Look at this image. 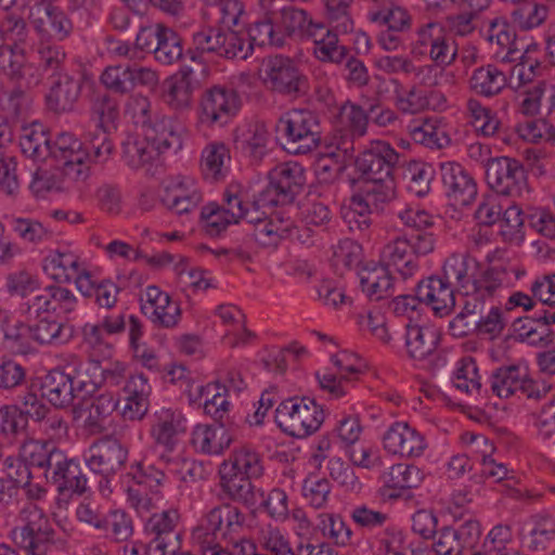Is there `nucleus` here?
Instances as JSON below:
<instances>
[{
	"mask_svg": "<svg viewBox=\"0 0 555 555\" xmlns=\"http://www.w3.org/2000/svg\"><path fill=\"white\" fill-rule=\"evenodd\" d=\"M477 261L467 254H452L442 267V275L450 287L457 288L462 297H495L513 279H519L515 267L495 264L475 276ZM524 272H521L522 274Z\"/></svg>",
	"mask_w": 555,
	"mask_h": 555,
	"instance_id": "obj_1",
	"label": "nucleus"
},
{
	"mask_svg": "<svg viewBox=\"0 0 555 555\" xmlns=\"http://www.w3.org/2000/svg\"><path fill=\"white\" fill-rule=\"evenodd\" d=\"M276 131L283 149L294 155H306L321 143V121L317 113L307 108H293L278 120Z\"/></svg>",
	"mask_w": 555,
	"mask_h": 555,
	"instance_id": "obj_2",
	"label": "nucleus"
},
{
	"mask_svg": "<svg viewBox=\"0 0 555 555\" xmlns=\"http://www.w3.org/2000/svg\"><path fill=\"white\" fill-rule=\"evenodd\" d=\"M435 245L434 234H403L384 246L380 260L389 270L398 272L403 280H406L418 271V258L433 253Z\"/></svg>",
	"mask_w": 555,
	"mask_h": 555,
	"instance_id": "obj_3",
	"label": "nucleus"
},
{
	"mask_svg": "<svg viewBox=\"0 0 555 555\" xmlns=\"http://www.w3.org/2000/svg\"><path fill=\"white\" fill-rule=\"evenodd\" d=\"M323 408L309 397H293L282 401L275 410V422L284 433L305 438L315 433L324 422Z\"/></svg>",
	"mask_w": 555,
	"mask_h": 555,
	"instance_id": "obj_4",
	"label": "nucleus"
},
{
	"mask_svg": "<svg viewBox=\"0 0 555 555\" xmlns=\"http://www.w3.org/2000/svg\"><path fill=\"white\" fill-rule=\"evenodd\" d=\"M486 181L496 194L520 197L528 192V176L521 160L509 156L489 158L486 163Z\"/></svg>",
	"mask_w": 555,
	"mask_h": 555,
	"instance_id": "obj_5",
	"label": "nucleus"
},
{
	"mask_svg": "<svg viewBox=\"0 0 555 555\" xmlns=\"http://www.w3.org/2000/svg\"><path fill=\"white\" fill-rule=\"evenodd\" d=\"M263 81L274 92L293 99L305 95L309 89L307 76L289 57L270 56L263 61Z\"/></svg>",
	"mask_w": 555,
	"mask_h": 555,
	"instance_id": "obj_6",
	"label": "nucleus"
},
{
	"mask_svg": "<svg viewBox=\"0 0 555 555\" xmlns=\"http://www.w3.org/2000/svg\"><path fill=\"white\" fill-rule=\"evenodd\" d=\"M128 447L118 438L106 435L94 441L82 454L90 472L99 476L114 477L125 468Z\"/></svg>",
	"mask_w": 555,
	"mask_h": 555,
	"instance_id": "obj_7",
	"label": "nucleus"
},
{
	"mask_svg": "<svg viewBox=\"0 0 555 555\" xmlns=\"http://www.w3.org/2000/svg\"><path fill=\"white\" fill-rule=\"evenodd\" d=\"M395 198L393 179L373 178L367 179L361 185L360 190L350 198V207L354 214L362 218L360 224L363 228H370L371 215L384 209L385 204Z\"/></svg>",
	"mask_w": 555,
	"mask_h": 555,
	"instance_id": "obj_8",
	"label": "nucleus"
},
{
	"mask_svg": "<svg viewBox=\"0 0 555 555\" xmlns=\"http://www.w3.org/2000/svg\"><path fill=\"white\" fill-rule=\"evenodd\" d=\"M245 517L238 507L231 504H221L211 508L194 529L193 538L198 543L211 544L217 540L218 533L228 538L238 532L244 525Z\"/></svg>",
	"mask_w": 555,
	"mask_h": 555,
	"instance_id": "obj_9",
	"label": "nucleus"
},
{
	"mask_svg": "<svg viewBox=\"0 0 555 555\" xmlns=\"http://www.w3.org/2000/svg\"><path fill=\"white\" fill-rule=\"evenodd\" d=\"M13 539L27 553H46L54 546L56 532L48 516L34 507L28 512L26 524L13 530Z\"/></svg>",
	"mask_w": 555,
	"mask_h": 555,
	"instance_id": "obj_10",
	"label": "nucleus"
},
{
	"mask_svg": "<svg viewBox=\"0 0 555 555\" xmlns=\"http://www.w3.org/2000/svg\"><path fill=\"white\" fill-rule=\"evenodd\" d=\"M305 184V168L296 162H286L269 172V184L264 190L273 196L275 203L286 205L294 202Z\"/></svg>",
	"mask_w": 555,
	"mask_h": 555,
	"instance_id": "obj_11",
	"label": "nucleus"
},
{
	"mask_svg": "<svg viewBox=\"0 0 555 555\" xmlns=\"http://www.w3.org/2000/svg\"><path fill=\"white\" fill-rule=\"evenodd\" d=\"M29 21L36 33L42 39H67L74 29L66 13L47 1L36 3L29 9Z\"/></svg>",
	"mask_w": 555,
	"mask_h": 555,
	"instance_id": "obj_12",
	"label": "nucleus"
},
{
	"mask_svg": "<svg viewBox=\"0 0 555 555\" xmlns=\"http://www.w3.org/2000/svg\"><path fill=\"white\" fill-rule=\"evenodd\" d=\"M398 162V152L388 142L376 140L357 157L356 168L369 179H392L391 173Z\"/></svg>",
	"mask_w": 555,
	"mask_h": 555,
	"instance_id": "obj_13",
	"label": "nucleus"
},
{
	"mask_svg": "<svg viewBox=\"0 0 555 555\" xmlns=\"http://www.w3.org/2000/svg\"><path fill=\"white\" fill-rule=\"evenodd\" d=\"M20 455L33 468L38 469L49 483L67 457L52 441L35 439L23 443Z\"/></svg>",
	"mask_w": 555,
	"mask_h": 555,
	"instance_id": "obj_14",
	"label": "nucleus"
},
{
	"mask_svg": "<svg viewBox=\"0 0 555 555\" xmlns=\"http://www.w3.org/2000/svg\"><path fill=\"white\" fill-rule=\"evenodd\" d=\"M25 306L29 319L52 312L69 315L76 312L78 299L72 291L63 286L49 285L30 298Z\"/></svg>",
	"mask_w": 555,
	"mask_h": 555,
	"instance_id": "obj_15",
	"label": "nucleus"
},
{
	"mask_svg": "<svg viewBox=\"0 0 555 555\" xmlns=\"http://www.w3.org/2000/svg\"><path fill=\"white\" fill-rule=\"evenodd\" d=\"M420 54L428 52L436 66L446 67L452 64L457 55L455 41L437 23H429L417 33L416 41Z\"/></svg>",
	"mask_w": 555,
	"mask_h": 555,
	"instance_id": "obj_16",
	"label": "nucleus"
},
{
	"mask_svg": "<svg viewBox=\"0 0 555 555\" xmlns=\"http://www.w3.org/2000/svg\"><path fill=\"white\" fill-rule=\"evenodd\" d=\"M201 107L202 122L222 126L237 112L240 99L233 89L216 86L204 93Z\"/></svg>",
	"mask_w": 555,
	"mask_h": 555,
	"instance_id": "obj_17",
	"label": "nucleus"
},
{
	"mask_svg": "<svg viewBox=\"0 0 555 555\" xmlns=\"http://www.w3.org/2000/svg\"><path fill=\"white\" fill-rule=\"evenodd\" d=\"M440 175L446 194L454 206H467L477 195V185L470 173L460 164H440Z\"/></svg>",
	"mask_w": 555,
	"mask_h": 555,
	"instance_id": "obj_18",
	"label": "nucleus"
},
{
	"mask_svg": "<svg viewBox=\"0 0 555 555\" xmlns=\"http://www.w3.org/2000/svg\"><path fill=\"white\" fill-rule=\"evenodd\" d=\"M385 450L402 457H420L427 448L425 437L405 422L393 423L384 434Z\"/></svg>",
	"mask_w": 555,
	"mask_h": 555,
	"instance_id": "obj_19",
	"label": "nucleus"
},
{
	"mask_svg": "<svg viewBox=\"0 0 555 555\" xmlns=\"http://www.w3.org/2000/svg\"><path fill=\"white\" fill-rule=\"evenodd\" d=\"M183 127L171 117H157L143 128V135L153 145L157 157L166 152L177 153L182 149Z\"/></svg>",
	"mask_w": 555,
	"mask_h": 555,
	"instance_id": "obj_20",
	"label": "nucleus"
},
{
	"mask_svg": "<svg viewBox=\"0 0 555 555\" xmlns=\"http://www.w3.org/2000/svg\"><path fill=\"white\" fill-rule=\"evenodd\" d=\"M186 431V418L179 411L162 409L154 415L151 435L156 444L172 452Z\"/></svg>",
	"mask_w": 555,
	"mask_h": 555,
	"instance_id": "obj_21",
	"label": "nucleus"
},
{
	"mask_svg": "<svg viewBox=\"0 0 555 555\" xmlns=\"http://www.w3.org/2000/svg\"><path fill=\"white\" fill-rule=\"evenodd\" d=\"M415 291L418 300L429 306L439 317L449 314L455 306L454 289L440 275H430L420 281Z\"/></svg>",
	"mask_w": 555,
	"mask_h": 555,
	"instance_id": "obj_22",
	"label": "nucleus"
},
{
	"mask_svg": "<svg viewBox=\"0 0 555 555\" xmlns=\"http://www.w3.org/2000/svg\"><path fill=\"white\" fill-rule=\"evenodd\" d=\"M81 93V82L72 75L49 80L46 94L47 107L56 114L72 112Z\"/></svg>",
	"mask_w": 555,
	"mask_h": 555,
	"instance_id": "obj_23",
	"label": "nucleus"
},
{
	"mask_svg": "<svg viewBox=\"0 0 555 555\" xmlns=\"http://www.w3.org/2000/svg\"><path fill=\"white\" fill-rule=\"evenodd\" d=\"M362 292L371 300H380L393 294L392 276L385 263L369 261L358 271Z\"/></svg>",
	"mask_w": 555,
	"mask_h": 555,
	"instance_id": "obj_24",
	"label": "nucleus"
},
{
	"mask_svg": "<svg viewBox=\"0 0 555 555\" xmlns=\"http://www.w3.org/2000/svg\"><path fill=\"white\" fill-rule=\"evenodd\" d=\"M273 21L291 37H297L301 40L315 37V31L323 24L313 21L305 10L292 5L281 9H273Z\"/></svg>",
	"mask_w": 555,
	"mask_h": 555,
	"instance_id": "obj_25",
	"label": "nucleus"
},
{
	"mask_svg": "<svg viewBox=\"0 0 555 555\" xmlns=\"http://www.w3.org/2000/svg\"><path fill=\"white\" fill-rule=\"evenodd\" d=\"M197 86L198 81L193 69L182 66L175 76L166 81L164 101L173 109H184L190 106L193 91Z\"/></svg>",
	"mask_w": 555,
	"mask_h": 555,
	"instance_id": "obj_26",
	"label": "nucleus"
},
{
	"mask_svg": "<svg viewBox=\"0 0 555 555\" xmlns=\"http://www.w3.org/2000/svg\"><path fill=\"white\" fill-rule=\"evenodd\" d=\"M41 391L42 397L55 408L68 406L77 397L66 365L62 370H51L46 375Z\"/></svg>",
	"mask_w": 555,
	"mask_h": 555,
	"instance_id": "obj_27",
	"label": "nucleus"
},
{
	"mask_svg": "<svg viewBox=\"0 0 555 555\" xmlns=\"http://www.w3.org/2000/svg\"><path fill=\"white\" fill-rule=\"evenodd\" d=\"M238 427L217 425L197 426L193 434V443L203 453L219 454L235 438Z\"/></svg>",
	"mask_w": 555,
	"mask_h": 555,
	"instance_id": "obj_28",
	"label": "nucleus"
},
{
	"mask_svg": "<svg viewBox=\"0 0 555 555\" xmlns=\"http://www.w3.org/2000/svg\"><path fill=\"white\" fill-rule=\"evenodd\" d=\"M56 488L61 495H83L89 491L88 478L80 467V463L75 457H66L60 472L50 481Z\"/></svg>",
	"mask_w": 555,
	"mask_h": 555,
	"instance_id": "obj_29",
	"label": "nucleus"
},
{
	"mask_svg": "<svg viewBox=\"0 0 555 555\" xmlns=\"http://www.w3.org/2000/svg\"><path fill=\"white\" fill-rule=\"evenodd\" d=\"M297 233V228L289 219L271 218L254 227L253 233L247 234L248 242H255L261 247H275L279 243Z\"/></svg>",
	"mask_w": 555,
	"mask_h": 555,
	"instance_id": "obj_30",
	"label": "nucleus"
},
{
	"mask_svg": "<svg viewBox=\"0 0 555 555\" xmlns=\"http://www.w3.org/2000/svg\"><path fill=\"white\" fill-rule=\"evenodd\" d=\"M310 40L313 43L312 53L320 62L340 65L347 57L349 49L341 44L337 34L326 28L324 24L315 31V37H311Z\"/></svg>",
	"mask_w": 555,
	"mask_h": 555,
	"instance_id": "obj_31",
	"label": "nucleus"
},
{
	"mask_svg": "<svg viewBox=\"0 0 555 555\" xmlns=\"http://www.w3.org/2000/svg\"><path fill=\"white\" fill-rule=\"evenodd\" d=\"M519 112L526 116H535L545 108L550 114L555 108V87L539 81L535 86L519 92Z\"/></svg>",
	"mask_w": 555,
	"mask_h": 555,
	"instance_id": "obj_32",
	"label": "nucleus"
},
{
	"mask_svg": "<svg viewBox=\"0 0 555 555\" xmlns=\"http://www.w3.org/2000/svg\"><path fill=\"white\" fill-rule=\"evenodd\" d=\"M37 322L29 325V335L40 345H63L73 337V327L40 314Z\"/></svg>",
	"mask_w": 555,
	"mask_h": 555,
	"instance_id": "obj_33",
	"label": "nucleus"
},
{
	"mask_svg": "<svg viewBox=\"0 0 555 555\" xmlns=\"http://www.w3.org/2000/svg\"><path fill=\"white\" fill-rule=\"evenodd\" d=\"M66 369L69 371L77 397H93L100 389L98 378L100 362L93 361L85 364L80 359L74 358L72 362L66 364Z\"/></svg>",
	"mask_w": 555,
	"mask_h": 555,
	"instance_id": "obj_34",
	"label": "nucleus"
},
{
	"mask_svg": "<svg viewBox=\"0 0 555 555\" xmlns=\"http://www.w3.org/2000/svg\"><path fill=\"white\" fill-rule=\"evenodd\" d=\"M493 297H463L462 310L450 322L449 330L454 337H465L477 332L476 318L482 313L487 300Z\"/></svg>",
	"mask_w": 555,
	"mask_h": 555,
	"instance_id": "obj_35",
	"label": "nucleus"
},
{
	"mask_svg": "<svg viewBox=\"0 0 555 555\" xmlns=\"http://www.w3.org/2000/svg\"><path fill=\"white\" fill-rule=\"evenodd\" d=\"M153 54L155 60L164 65H171L183 57H189L193 62L198 59V54L193 50H188L184 53L181 37L172 28L165 25Z\"/></svg>",
	"mask_w": 555,
	"mask_h": 555,
	"instance_id": "obj_36",
	"label": "nucleus"
},
{
	"mask_svg": "<svg viewBox=\"0 0 555 555\" xmlns=\"http://www.w3.org/2000/svg\"><path fill=\"white\" fill-rule=\"evenodd\" d=\"M439 334L433 326L406 325L405 346L411 358L423 360L438 346Z\"/></svg>",
	"mask_w": 555,
	"mask_h": 555,
	"instance_id": "obj_37",
	"label": "nucleus"
},
{
	"mask_svg": "<svg viewBox=\"0 0 555 555\" xmlns=\"http://www.w3.org/2000/svg\"><path fill=\"white\" fill-rule=\"evenodd\" d=\"M470 89L477 94L490 98L499 94L506 86V76L495 65L476 68L469 78Z\"/></svg>",
	"mask_w": 555,
	"mask_h": 555,
	"instance_id": "obj_38",
	"label": "nucleus"
},
{
	"mask_svg": "<svg viewBox=\"0 0 555 555\" xmlns=\"http://www.w3.org/2000/svg\"><path fill=\"white\" fill-rule=\"evenodd\" d=\"M117 408V399L111 391H103L93 397L89 414L85 418L83 427L91 435H98L105 430L104 421Z\"/></svg>",
	"mask_w": 555,
	"mask_h": 555,
	"instance_id": "obj_39",
	"label": "nucleus"
},
{
	"mask_svg": "<svg viewBox=\"0 0 555 555\" xmlns=\"http://www.w3.org/2000/svg\"><path fill=\"white\" fill-rule=\"evenodd\" d=\"M38 69L48 81L62 75H68L67 54L62 46L41 44L38 48Z\"/></svg>",
	"mask_w": 555,
	"mask_h": 555,
	"instance_id": "obj_40",
	"label": "nucleus"
},
{
	"mask_svg": "<svg viewBox=\"0 0 555 555\" xmlns=\"http://www.w3.org/2000/svg\"><path fill=\"white\" fill-rule=\"evenodd\" d=\"M219 473L225 476L235 474L258 478L262 475L260 457L255 451L243 448L235 451L228 461L222 463Z\"/></svg>",
	"mask_w": 555,
	"mask_h": 555,
	"instance_id": "obj_41",
	"label": "nucleus"
},
{
	"mask_svg": "<svg viewBox=\"0 0 555 555\" xmlns=\"http://www.w3.org/2000/svg\"><path fill=\"white\" fill-rule=\"evenodd\" d=\"M20 146L22 153L34 160H43L51 154L50 140L40 124L23 128Z\"/></svg>",
	"mask_w": 555,
	"mask_h": 555,
	"instance_id": "obj_42",
	"label": "nucleus"
},
{
	"mask_svg": "<svg viewBox=\"0 0 555 555\" xmlns=\"http://www.w3.org/2000/svg\"><path fill=\"white\" fill-rule=\"evenodd\" d=\"M230 153L222 142H211L202 152L201 169L207 180L218 181L225 175V163Z\"/></svg>",
	"mask_w": 555,
	"mask_h": 555,
	"instance_id": "obj_43",
	"label": "nucleus"
},
{
	"mask_svg": "<svg viewBox=\"0 0 555 555\" xmlns=\"http://www.w3.org/2000/svg\"><path fill=\"white\" fill-rule=\"evenodd\" d=\"M221 486L224 492L233 500L242 502L247 507H253L257 504V495L263 498V492L256 489L251 483L249 477L242 475H229L220 474Z\"/></svg>",
	"mask_w": 555,
	"mask_h": 555,
	"instance_id": "obj_44",
	"label": "nucleus"
},
{
	"mask_svg": "<svg viewBox=\"0 0 555 555\" xmlns=\"http://www.w3.org/2000/svg\"><path fill=\"white\" fill-rule=\"evenodd\" d=\"M408 129L415 143L431 150H441L451 142L447 132L431 120L413 121L409 125Z\"/></svg>",
	"mask_w": 555,
	"mask_h": 555,
	"instance_id": "obj_45",
	"label": "nucleus"
},
{
	"mask_svg": "<svg viewBox=\"0 0 555 555\" xmlns=\"http://www.w3.org/2000/svg\"><path fill=\"white\" fill-rule=\"evenodd\" d=\"M435 175L436 170L433 165L422 160L409 162L404 173L408 191L417 197L426 196L430 192Z\"/></svg>",
	"mask_w": 555,
	"mask_h": 555,
	"instance_id": "obj_46",
	"label": "nucleus"
},
{
	"mask_svg": "<svg viewBox=\"0 0 555 555\" xmlns=\"http://www.w3.org/2000/svg\"><path fill=\"white\" fill-rule=\"evenodd\" d=\"M524 373L517 365L501 366L490 376V389L499 398H508L519 391Z\"/></svg>",
	"mask_w": 555,
	"mask_h": 555,
	"instance_id": "obj_47",
	"label": "nucleus"
},
{
	"mask_svg": "<svg viewBox=\"0 0 555 555\" xmlns=\"http://www.w3.org/2000/svg\"><path fill=\"white\" fill-rule=\"evenodd\" d=\"M380 478L385 487L401 491L418 487L423 480V475L420 468L414 465L396 464L388 472H385Z\"/></svg>",
	"mask_w": 555,
	"mask_h": 555,
	"instance_id": "obj_48",
	"label": "nucleus"
},
{
	"mask_svg": "<svg viewBox=\"0 0 555 555\" xmlns=\"http://www.w3.org/2000/svg\"><path fill=\"white\" fill-rule=\"evenodd\" d=\"M122 158L129 167L139 169L154 162L157 158V153L144 135L142 138L128 137L122 143Z\"/></svg>",
	"mask_w": 555,
	"mask_h": 555,
	"instance_id": "obj_49",
	"label": "nucleus"
},
{
	"mask_svg": "<svg viewBox=\"0 0 555 555\" xmlns=\"http://www.w3.org/2000/svg\"><path fill=\"white\" fill-rule=\"evenodd\" d=\"M547 16V8L534 1H524L511 13V22L520 30L540 26Z\"/></svg>",
	"mask_w": 555,
	"mask_h": 555,
	"instance_id": "obj_50",
	"label": "nucleus"
},
{
	"mask_svg": "<svg viewBox=\"0 0 555 555\" xmlns=\"http://www.w3.org/2000/svg\"><path fill=\"white\" fill-rule=\"evenodd\" d=\"M111 129L95 127L85 134L83 150L88 151L89 162L103 163L111 156L114 144L109 139Z\"/></svg>",
	"mask_w": 555,
	"mask_h": 555,
	"instance_id": "obj_51",
	"label": "nucleus"
},
{
	"mask_svg": "<svg viewBox=\"0 0 555 555\" xmlns=\"http://www.w3.org/2000/svg\"><path fill=\"white\" fill-rule=\"evenodd\" d=\"M515 28L513 24L511 25L505 20L495 18L490 23L488 29V40L495 41L498 46L506 49L505 57L509 61H515L516 54L521 52L516 41Z\"/></svg>",
	"mask_w": 555,
	"mask_h": 555,
	"instance_id": "obj_52",
	"label": "nucleus"
},
{
	"mask_svg": "<svg viewBox=\"0 0 555 555\" xmlns=\"http://www.w3.org/2000/svg\"><path fill=\"white\" fill-rule=\"evenodd\" d=\"M202 201V193L196 188L186 190L182 185L162 198L163 204L177 215H189L195 211Z\"/></svg>",
	"mask_w": 555,
	"mask_h": 555,
	"instance_id": "obj_53",
	"label": "nucleus"
},
{
	"mask_svg": "<svg viewBox=\"0 0 555 555\" xmlns=\"http://www.w3.org/2000/svg\"><path fill=\"white\" fill-rule=\"evenodd\" d=\"M227 395L223 390L212 393L211 399L203 402L204 412L221 426L240 427L243 417L230 414V402L227 399Z\"/></svg>",
	"mask_w": 555,
	"mask_h": 555,
	"instance_id": "obj_54",
	"label": "nucleus"
},
{
	"mask_svg": "<svg viewBox=\"0 0 555 555\" xmlns=\"http://www.w3.org/2000/svg\"><path fill=\"white\" fill-rule=\"evenodd\" d=\"M221 27L220 38V54L219 56L227 59H241L246 60L253 51V46L246 38L236 30L230 29L231 27Z\"/></svg>",
	"mask_w": 555,
	"mask_h": 555,
	"instance_id": "obj_55",
	"label": "nucleus"
},
{
	"mask_svg": "<svg viewBox=\"0 0 555 555\" xmlns=\"http://www.w3.org/2000/svg\"><path fill=\"white\" fill-rule=\"evenodd\" d=\"M180 520V515L177 509L168 508L162 512L153 513L146 524L145 529L149 533L154 534V538H164L170 535H180L177 527Z\"/></svg>",
	"mask_w": 555,
	"mask_h": 555,
	"instance_id": "obj_56",
	"label": "nucleus"
},
{
	"mask_svg": "<svg viewBox=\"0 0 555 555\" xmlns=\"http://www.w3.org/2000/svg\"><path fill=\"white\" fill-rule=\"evenodd\" d=\"M437 96L436 94H427L416 87L410 90H396L395 105L404 114H417L429 108L430 98Z\"/></svg>",
	"mask_w": 555,
	"mask_h": 555,
	"instance_id": "obj_57",
	"label": "nucleus"
},
{
	"mask_svg": "<svg viewBox=\"0 0 555 555\" xmlns=\"http://www.w3.org/2000/svg\"><path fill=\"white\" fill-rule=\"evenodd\" d=\"M118 105L109 94H98L91 106V118L99 128H115V120L118 117Z\"/></svg>",
	"mask_w": 555,
	"mask_h": 555,
	"instance_id": "obj_58",
	"label": "nucleus"
},
{
	"mask_svg": "<svg viewBox=\"0 0 555 555\" xmlns=\"http://www.w3.org/2000/svg\"><path fill=\"white\" fill-rule=\"evenodd\" d=\"M159 308L150 305H141V311L146 315L155 325L162 327H173L178 324L181 309L178 302L172 301L167 297V304H157Z\"/></svg>",
	"mask_w": 555,
	"mask_h": 555,
	"instance_id": "obj_59",
	"label": "nucleus"
},
{
	"mask_svg": "<svg viewBox=\"0 0 555 555\" xmlns=\"http://www.w3.org/2000/svg\"><path fill=\"white\" fill-rule=\"evenodd\" d=\"M268 140L267 130L262 125H253L236 139V145L245 154L254 158H260L266 151Z\"/></svg>",
	"mask_w": 555,
	"mask_h": 555,
	"instance_id": "obj_60",
	"label": "nucleus"
},
{
	"mask_svg": "<svg viewBox=\"0 0 555 555\" xmlns=\"http://www.w3.org/2000/svg\"><path fill=\"white\" fill-rule=\"evenodd\" d=\"M127 476L131 477L139 487L145 486L154 491L162 485L165 473L162 468L141 460L130 464Z\"/></svg>",
	"mask_w": 555,
	"mask_h": 555,
	"instance_id": "obj_61",
	"label": "nucleus"
},
{
	"mask_svg": "<svg viewBox=\"0 0 555 555\" xmlns=\"http://www.w3.org/2000/svg\"><path fill=\"white\" fill-rule=\"evenodd\" d=\"M553 324H555V310L540 309L539 320L533 331L528 336H525V343L535 347H545L552 344L554 331L551 328V325Z\"/></svg>",
	"mask_w": 555,
	"mask_h": 555,
	"instance_id": "obj_62",
	"label": "nucleus"
},
{
	"mask_svg": "<svg viewBox=\"0 0 555 555\" xmlns=\"http://www.w3.org/2000/svg\"><path fill=\"white\" fill-rule=\"evenodd\" d=\"M50 412V408L44 403L42 398L33 391H27L20 396V404L17 405V414L22 424H27V420L39 423Z\"/></svg>",
	"mask_w": 555,
	"mask_h": 555,
	"instance_id": "obj_63",
	"label": "nucleus"
},
{
	"mask_svg": "<svg viewBox=\"0 0 555 555\" xmlns=\"http://www.w3.org/2000/svg\"><path fill=\"white\" fill-rule=\"evenodd\" d=\"M331 493V483L326 478L308 476L302 483V495L314 508H322Z\"/></svg>",
	"mask_w": 555,
	"mask_h": 555,
	"instance_id": "obj_64",
	"label": "nucleus"
}]
</instances>
